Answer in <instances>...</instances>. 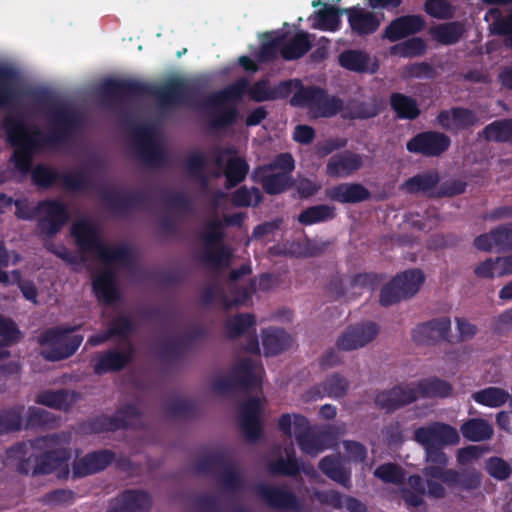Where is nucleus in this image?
Wrapping results in <instances>:
<instances>
[{
	"label": "nucleus",
	"mask_w": 512,
	"mask_h": 512,
	"mask_svg": "<svg viewBox=\"0 0 512 512\" xmlns=\"http://www.w3.org/2000/svg\"><path fill=\"white\" fill-rule=\"evenodd\" d=\"M153 131L149 126L136 132L135 151L140 160L149 167H159L166 162V153L160 144L153 140Z\"/></svg>",
	"instance_id": "obj_18"
},
{
	"label": "nucleus",
	"mask_w": 512,
	"mask_h": 512,
	"mask_svg": "<svg viewBox=\"0 0 512 512\" xmlns=\"http://www.w3.org/2000/svg\"><path fill=\"white\" fill-rule=\"evenodd\" d=\"M426 42L420 37H413L391 48V53L403 58L421 56L426 52Z\"/></svg>",
	"instance_id": "obj_54"
},
{
	"label": "nucleus",
	"mask_w": 512,
	"mask_h": 512,
	"mask_svg": "<svg viewBox=\"0 0 512 512\" xmlns=\"http://www.w3.org/2000/svg\"><path fill=\"white\" fill-rule=\"evenodd\" d=\"M15 216L20 220L31 221L37 216V231L40 236L50 239L56 236L68 223L70 213L68 206L60 199H44L31 207L24 199L14 201Z\"/></svg>",
	"instance_id": "obj_4"
},
{
	"label": "nucleus",
	"mask_w": 512,
	"mask_h": 512,
	"mask_svg": "<svg viewBox=\"0 0 512 512\" xmlns=\"http://www.w3.org/2000/svg\"><path fill=\"white\" fill-rule=\"evenodd\" d=\"M262 344L266 356H276L289 349L293 338L281 328H268L262 332Z\"/></svg>",
	"instance_id": "obj_35"
},
{
	"label": "nucleus",
	"mask_w": 512,
	"mask_h": 512,
	"mask_svg": "<svg viewBox=\"0 0 512 512\" xmlns=\"http://www.w3.org/2000/svg\"><path fill=\"white\" fill-rule=\"evenodd\" d=\"M47 115V133L37 126L29 127L20 113H8L3 118L2 127L7 141L15 147L10 162L22 176L32 171L35 152L69 143L82 123L81 115L74 108L59 102L51 103Z\"/></svg>",
	"instance_id": "obj_1"
},
{
	"label": "nucleus",
	"mask_w": 512,
	"mask_h": 512,
	"mask_svg": "<svg viewBox=\"0 0 512 512\" xmlns=\"http://www.w3.org/2000/svg\"><path fill=\"white\" fill-rule=\"evenodd\" d=\"M418 399L414 383L398 384L391 389L380 391L375 396V405L392 413Z\"/></svg>",
	"instance_id": "obj_17"
},
{
	"label": "nucleus",
	"mask_w": 512,
	"mask_h": 512,
	"mask_svg": "<svg viewBox=\"0 0 512 512\" xmlns=\"http://www.w3.org/2000/svg\"><path fill=\"white\" fill-rule=\"evenodd\" d=\"M479 137L496 143H512V118L489 123L479 132Z\"/></svg>",
	"instance_id": "obj_42"
},
{
	"label": "nucleus",
	"mask_w": 512,
	"mask_h": 512,
	"mask_svg": "<svg viewBox=\"0 0 512 512\" xmlns=\"http://www.w3.org/2000/svg\"><path fill=\"white\" fill-rule=\"evenodd\" d=\"M115 459V453L108 449L86 454L73 462V477L81 478L108 467Z\"/></svg>",
	"instance_id": "obj_24"
},
{
	"label": "nucleus",
	"mask_w": 512,
	"mask_h": 512,
	"mask_svg": "<svg viewBox=\"0 0 512 512\" xmlns=\"http://www.w3.org/2000/svg\"><path fill=\"white\" fill-rule=\"evenodd\" d=\"M201 85L188 82L181 77L169 79L160 87L132 79H108L101 86L102 95L111 102H121L125 98L153 96L162 110L187 104L197 94Z\"/></svg>",
	"instance_id": "obj_3"
},
{
	"label": "nucleus",
	"mask_w": 512,
	"mask_h": 512,
	"mask_svg": "<svg viewBox=\"0 0 512 512\" xmlns=\"http://www.w3.org/2000/svg\"><path fill=\"white\" fill-rule=\"evenodd\" d=\"M389 105L399 120L413 121L421 115V109L417 100L401 92L390 94Z\"/></svg>",
	"instance_id": "obj_34"
},
{
	"label": "nucleus",
	"mask_w": 512,
	"mask_h": 512,
	"mask_svg": "<svg viewBox=\"0 0 512 512\" xmlns=\"http://www.w3.org/2000/svg\"><path fill=\"white\" fill-rule=\"evenodd\" d=\"M311 48V35L305 31H298L288 41L282 42L280 55L286 61L298 60L306 55Z\"/></svg>",
	"instance_id": "obj_36"
},
{
	"label": "nucleus",
	"mask_w": 512,
	"mask_h": 512,
	"mask_svg": "<svg viewBox=\"0 0 512 512\" xmlns=\"http://www.w3.org/2000/svg\"><path fill=\"white\" fill-rule=\"evenodd\" d=\"M165 411L174 418H192L196 412V403L190 399L177 398L166 405Z\"/></svg>",
	"instance_id": "obj_63"
},
{
	"label": "nucleus",
	"mask_w": 512,
	"mask_h": 512,
	"mask_svg": "<svg viewBox=\"0 0 512 512\" xmlns=\"http://www.w3.org/2000/svg\"><path fill=\"white\" fill-rule=\"evenodd\" d=\"M363 165L360 154L349 150L332 155L326 164V175L331 178L347 177L358 171Z\"/></svg>",
	"instance_id": "obj_25"
},
{
	"label": "nucleus",
	"mask_w": 512,
	"mask_h": 512,
	"mask_svg": "<svg viewBox=\"0 0 512 512\" xmlns=\"http://www.w3.org/2000/svg\"><path fill=\"white\" fill-rule=\"evenodd\" d=\"M103 202L110 210L117 214H124L131 209L140 207L148 201L144 192H125L118 193L114 191H105L102 194Z\"/></svg>",
	"instance_id": "obj_30"
},
{
	"label": "nucleus",
	"mask_w": 512,
	"mask_h": 512,
	"mask_svg": "<svg viewBox=\"0 0 512 512\" xmlns=\"http://www.w3.org/2000/svg\"><path fill=\"white\" fill-rule=\"evenodd\" d=\"M249 173V164L238 156L231 157L226 162L224 175L226 178L225 187L231 189L242 183Z\"/></svg>",
	"instance_id": "obj_48"
},
{
	"label": "nucleus",
	"mask_w": 512,
	"mask_h": 512,
	"mask_svg": "<svg viewBox=\"0 0 512 512\" xmlns=\"http://www.w3.org/2000/svg\"><path fill=\"white\" fill-rule=\"evenodd\" d=\"M35 402L37 404L62 411H67L72 404L69 399V393L65 389L44 390L37 394Z\"/></svg>",
	"instance_id": "obj_51"
},
{
	"label": "nucleus",
	"mask_w": 512,
	"mask_h": 512,
	"mask_svg": "<svg viewBox=\"0 0 512 512\" xmlns=\"http://www.w3.org/2000/svg\"><path fill=\"white\" fill-rule=\"evenodd\" d=\"M327 198L343 204H355L370 199V191L361 183H340L326 189Z\"/></svg>",
	"instance_id": "obj_29"
},
{
	"label": "nucleus",
	"mask_w": 512,
	"mask_h": 512,
	"mask_svg": "<svg viewBox=\"0 0 512 512\" xmlns=\"http://www.w3.org/2000/svg\"><path fill=\"white\" fill-rule=\"evenodd\" d=\"M255 367L256 363L251 358H244L233 365L231 374L239 389L252 390L260 386Z\"/></svg>",
	"instance_id": "obj_37"
},
{
	"label": "nucleus",
	"mask_w": 512,
	"mask_h": 512,
	"mask_svg": "<svg viewBox=\"0 0 512 512\" xmlns=\"http://www.w3.org/2000/svg\"><path fill=\"white\" fill-rule=\"evenodd\" d=\"M423 9L427 15L439 20H451L456 14V7L448 0H425Z\"/></svg>",
	"instance_id": "obj_55"
},
{
	"label": "nucleus",
	"mask_w": 512,
	"mask_h": 512,
	"mask_svg": "<svg viewBox=\"0 0 512 512\" xmlns=\"http://www.w3.org/2000/svg\"><path fill=\"white\" fill-rule=\"evenodd\" d=\"M343 9L336 8L332 5L323 4V8L315 11L310 17L312 20V28L321 31L335 32L340 29L341 15L344 14Z\"/></svg>",
	"instance_id": "obj_39"
},
{
	"label": "nucleus",
	"mask_w": 512,
	"mask_h": 512,
	"mask_svg": "<svg viewBox=\"0 0 512 512\" xmlns=\"http://www.w3.org/2000/svg\"><path fill=\"white\" fill-rule=\"evenodd\" d=\"M325 396L340 399L344 397L349 388V382L338 373L328 376L320 385Z\"/></svg>",
	"instance_id": "obj_58"
},
{
	"label": "nucleus",
	"mask_w": 512,
	"mask_h": 512,
	"mask_svg": "<svg viewBox=\"0 0 512 512\" xmlns=\"http://www.w3.org/2000/svg\"><path fill=\"white\" fill-rule=\"evenodd\" d=\"M414 440L423 448L458 444L460 437L451 425L433 422L414 431Z\"/></svg>",
	"instance_id": "obj_16"
},
{
	"label": "nucleus",
	"mask_w": 512,
	"mask_h": 512,
	"mask_svg": "<svg viewBox=\"0 0 512 512\" xmlns=\"http://www.w3.org/2000/svg\"><path fill=\"white\" fill-rule=\"evenodd\" d=\"M440 182L439 173L435 170L418 173L408 178L402 185L405 192L409 194H435L433 189L437 187Z\"/></svg>",
	"instance_id": "obj_38"
},
{
	"label": "nucleus",
	"mask_w": 512,
	"mask_h": 512,
	"mask_svg": "<svg viewBox=\"0 0 512 512\" xmlns=\"http://www.w3.org/2000/svg\"><path fill=\"white\" fill-rule=\"evenodd\" d=\"M257 497L268 507L280 511L301 510V502L296 494L285 487L258 483L254 486Z\"/></svg>",
	"instance_id": "obj_15"
},
{
	"label": "nucleus",
	"mask_w": 512,
	"mask_h": 512,
	"mask_svg": "<svg viewBox=\"0 0 512 512\" xmlns=\"http://www.w3.org/2000/svg\"><path fill=\"white\" fill-rule=\"evenodd\" d=\"M414 387L418 398H445L450 396L453 391V387L449 382L438 377L421 379L414 383Z\"/></svg>",
	"instance_id": "obj_40"
},
{
	"label": "nucleus",
	"mask_w": 512,
	"mask_h": 512,
	"mask_svg": "<svg viewBox=\"0 0 512 512\" xmlns=\"http://www.w3.org/2000/svg\"><path fill=\"white\" fill-rule=\"evenodd\" d=\"M219 481L225 491L239 492L244 488V479L241 473L229 463L221 471Z\"/></svg>",
	"instance_id": "obj_62"
},
{
	"label": "nucleus",
	"mask_w": 512,
	"mask_h": 512,
	"mask_svg": "<svg viewBox=\"0 0 512 512\" xmlns=\"http://www.w3.org/2000/svg\"><path fill=\"white\" fill-rule=\"evenodd\" d=\"M460 431L465 439L473 442L489 440L494 432L491 424L482 418L468 419L461 425Z\"/></svg>",
	"instance_id": "obj_45"
},
{
	"label": "nucleus",
	"mask_w": 512,
	"mask_h": 512,
	"mask_svg": "<svg viewBox=\"0 0 512 512\" xmlns=\"http://www.w3.org/2000/svg\"><path fill=\"white\" fill-rule=\"evenodd\" d=\"M247 92L255 102L285 99L292 93V80L281 81L271 87L268 80L260 79L249 87V81L243 77L209 94L199 107L208 111L211 131L224 130L236 123L239 111L231 103L239 101Z\"/></svg>",
	"instance_id": "obj_2"
},
{
	"label": "nucleus",
	"mask_w": 512,
	"mask_h": 512,
	"mask_svg": "<svg viewBox=\"0 0 512 512\" xmlns=\"http://www.w3.org/2000/svg\"><path fill=\"white\" fill-rule=\"evenodd\" d=\"M439 127L452 135L469 132L480 124L477 113L467 107L453 106L449 109H442L436 116Z\"/></svg>",
	"instance_id": "obj_13"
},
{
	"label": "nucleus",
	"mask_w": 512,
	"mask_h": 512,
	"mask_svg": "<svg viewBox=\"0 0 512 512\" xmlns=\"http://www.w3.org/2000/svg\"><path fill=\"white\" fill-rule=\"evenodd\" d=\"M23 406L0 410V435L19 431L22 427Z\"/></svg>",
	"instance_id": "obj_52"
},
{
	"label": "nucleus",
	"mask_w": 512,
	"mask_h": 512,
	"mask_svg": "<svg viewBox=\"0 0 512 512\" xmlns=\"http://www.w3.org/2000/svg\"><path fill=\"white\" fill-rule=\"evenodd\" d=\"M82 324L59 325L44 330L38 338L41 346H47L41 352L44 359L52 362L61 361L73 356L83 342V335L76 334Z\"/></svg>",
	"instance_id": "obj_6"
},
{
	"label": "nucleus",
	"mask_w": 512,
	"mask_h": 512,
	"mask_svg": "<svg viewBox=\"0 0 512 512\" xmlns=\"http://www.w3.org/2000/svg\"><path fill=\"white\" fill-rule=\"evenodd\" d=\"M134 353L131 342L124 350L110 348L97 352L92 359L93 372L97 376L121 372L133 361Z\"/></svg>",
	"instance_id": "obj_14"
},
{
	"label": "nucleus",
	"mask_w": 512,
	"mask_h": 512,
	"mask_svg": "<svg viewBox=\"0 0 512 512\" xmlns=\"http://www.w3.org/2000/svg\"><path fill=\"white\" fill-rule=\"evenodd\" d=\"M473 400L483 406L497 408L512 401L510 394L503 388L490 386L472 394Z\"/></svg>",
	"instance_id": "obj_49"
},
{
	"label": "nucleus",
	"mask_w": 512,
	"mask_h": 512,
	"mask_svg": "<svg viewBox=\"0 0 512 512\" xmlns=\"http://www.w3.org/2000/svg\"><path fill=\"white\" fill-rule=\"evenodd\" d=\"M378 332L379 328L374 322L351 325L339 336L336 345L343 351L356 350L370 343Z\"/></svg>",
	"instance_id": "obj_21"
},
{
	"label": "nucleus",
	"mask_w": 512,
	"mask_h": 512,
	"mask_svg": "<svg viewBox=\"0 0 512 512\" xmlns=\"http://www.w3.org/2000/svg\"><path fill=\"white\" fill-rule=\"evenodd\" d=\"M16 72L4 65H0V109L10 108L18 98L17 91L13 85Z\"/></svg>",
	"instance_id": "obj_46"
},
{
	"label": "nucleus",
	"mask_w": 512,
	"mask_h": 512,
	"mask_svg": "<svg viewBox=\"0 0 512 512\" xmlns=\"http://www.w3.org/2000/svg\"><path fill=\"white\" fill-rule=\"evenodd\" d=\"M70 458L71 452L67 448L45 451L35 458L33 475H47L60 468H64L65 474H68V461Z\"/></svg>",
	"instance_id": "obj_27"
},
{
	"label": "nucleus",
	"mask_w": 512,
	"mask_h": 512,
	"mask_svg": "<svg viewBox=\"0 0 512 512\" xmlns=\"http://www.w3.org/2000/svg\"><path fill=\"white\" fill-rule=\"evenodd\" d=\"M336 209L334 206L319 204L307 207L297 217L300 224L310 226L317 223L326 222L334 219Z\"/></svg>",
	"instance_id": "obj_47"
},
{
	"label": "nucleus",
	"mask_w": 512,
	"mask_h": 512,
	"mask_svg": "<svg viewBox=\"0 0 512 512\" xmlns=\"http://www.w3.org/2000/svg\"><path fill=\"white\" fill-rule=\"evenodd\" d=\"M343 11L348 14L351 30L359 36L372 34L380 26V20L372 12L364 11L359 7L343 8Z\"/></svg>",
	"instance_id": "obj_31"
},
{
	"label": "nucleus",
	"mask_w": 512,
	"mask_h": 512,
	"mask_svg": "<svg viewBox=\"0 0 512 512\" xmlns=\"http://www.w3.org/2000/svg\"><path fill=\"white\" fill-rule=\"evenodd\" d=\"M424 281L425 275L420 269H408L397 274L382 287L379 297L380 304L388 307L413 297Z\"/></svg>",
	"instance_id": "obj_10"
},
{
	"label": "nucleus",
	"mask_w": 512,
	"mask_h": 512,
	"mask_svg": "<svg viewBox=\"0 0 512 512\" xmlns=\"http://www.w3.org/2000/svg\"><path fill=\"white\" fill-rule=\"evenodd\" d=\"M444 446H435L424 448L425 450V459L429 465L425 466L423 469V475H429L431 477H435L433 473H443L448 471L446 468L448 465V457L446 453L443 451ZM441 481L443 482V477L439 476Z\"/></svg>",
	"instance_id": "obj_50"
},
{
	"label": "nucleus",
	"mask_w": 512,
	"mask_h": 512,
	"mask_svg": "<svg viewBox=\"0 0 512 512\" xmlns=\"http://www.w3.org/2000/svg\"><path fill=\"white\" fill-rule=\"evenodd\" d=\"M107 329L112 338L128 339L136 331V324L130 316L121 314L109 322Z\"/></svg>",
	"instance_id": "obj_60"
},
{
	"label": "nucleus",
	"mask_w": 512,
	"mask_h": 512,
	"mask_svg": "<svg viewBox=\"0 0 512 512\" xmlns=\"http://www.w3.org/2000/svg\"><path fill=\"white\" fill-rule=\"evenodd\" d=\"M424 27L425 20L421 15H404L390 22L385 28L384 37L391 42H396L422 31Z\"/></svg>",
	"instance_id": "obj_28"
},
{
	"label": "nucleus",
	"mask_w": 512,
	"mask_h": 512,
	"mask_svg": "<svg viewBox=\"0 0 512 512\" xmlns=\"http://www.w3.org/2000/svg\"><path fill=\"white\" fill-rule=\"evenodd\" d=\"M296 442L299 449L310 456H316L324 450L321 435L314 434L311 431L298 435Z\"/></svg>",
	"instance_id": "obj_64"
},
{
	"label": "nucleus",
	"mask_w": 512,
	"mask_h": 512,
	"mask_svg": "<svg viewBox=\"0 0 512 512\" xmlns=\"http://www.w3.org/2000/svg\"><path fill=\"white\" fill-rule=\"evenodd\" d=\"M495 14L490 31L494 35L505 37V45L512 49V10L506 15L495 10Z\"/></svg>",
	"instance_id": "obj_59"
},
{
	"label": "nucleus",
	"mask_w": 512,
	"mask_h": 512,
	"mask_svg": "<svg viewBox=\"0 0 512 512\" xmlns=\"http://www.w3.org/2000/svg\"><path fill=\"white\" fill-rule=\"evenodd\" d=\"M338 63L342 68L359 74H375L379 69L377 59L359 49L344 50L338 56Z\"/></svg>",
	"instance_id": "obj_26"
},
{
	"label": "nucleus",
	"mask_w": 512,
	"mask_h": 512,
	"mask_svg": "<svg viewBox=\"0 0 512 512\" xmlns=\"http://www.w3.org/2000/svg\"><path fill=\"white\" fill-rule=\"evenodd\" d=\"M205 227L206 230L202 234L204 251L201 260L215 269L227 267L232 258V252L223 244L225 238L223 222L219 219L210 220Z\"/></svg>",
	"instance_id": "obj_11"
},
{
	"label": "nucleus",
	"mask_w": 512,
	"mask_h": 512,
	"mask_svg": "<svg viewBox=\"0 0 512 512\" xmlns=\"http://www.w3.org/2000/svg\"><path fill=\"white\" fill-rule=\"evenodd\" d=\"M291 106L305 107L321 117H333L343 108V101L337 96H329L319 86H300L290 99Z\"/></svg>",
	"instance_id": "obj_9"
},
{
	"label": "nucleus",
	"mask_w": 512,
	"mask_h": 512,
	"mask_svg": "<svg viewBox=\"0 0 512 512\" xmlns=\"http://www.w3.org/2000/svg\"><path fill=\"white\" fill-rule=\"evenodd\" d=\"M151 503L146 491L127 489L110 501L106 512H148Z\"/></svg>",
	"instance_id": "obj_23"
},
{
	"label": "nucleus",
	"mask_w": 512,
	"mask_h": 512,
	"mask_svg": "<svg viewBox=\"0 0 512 512\" xmlns=\"http://www.w3.org/2000/svg\"><path fill=\"white\" fill-rule=\"evenodd\" d=\"M319 469L331 480L349 489L351 487V475L334 456H325L319 462Z\"/></svg>",
	"instance_id": "obj_43"
},
{
	"label": "nucleus",
	"mask_w": 512,
	"mask_h": 512,
	"mask_svg": "<svg viewBox=\"0 0 512 512\" xmlns=\"http://www.w3.org/2000/svg\"><path fill=\"white\" fill-rule=\"evenodd\" d=\"M229 290L231 297L227 295L223 287L219 285H209L203 289L201 301L205 306H210L216 300H219L223 309L226 311L239 307L247 302L249 293L245 287L230 285Z\"/></svg>",
	"instance_id": "obj_20"
},
{
	"label": "nucleus",
	"mask_w": 512,
	"mask_h": 512,
	"mask_svg": "<svg viewBox=\"0 0 512 512\" xmlns=\"http://www.w3.org/2000/svg\"><path fill=\"white\" fill-rule=\"evenodd\" d=\"M262 200L263 196L257 187L241 186L231 195V202L235 207H256Z\"/></svg>",
	"instance_id": "obj_57"
},
{
	"label": "nucleus",
	"mask_w": 512,
	"mask_h": 512,
	"mask_svg": "<svg viewBox=\"0 0 512 512\" xmlns=\"http://www.w3.org/2000/svg\"><path fill=\"white\" fill-rule=\"evenodd\" d=\"M433 475L442 476L443 483H445L448 487H461L467 491L477 489L480 487L482 481L481 473L474 468L465 469L461 472L455 469H449L443 473H433Z\"/></svg>",
	"instance_id": "obj_32"
},
{
	"label": "nucleus",
	"mask_w": 512,
	"mask_h": 512,
	"mask_svg": "<svg viewBox=\"0 0 512 512\" xmlns=\"http://www.w3.org/2000/svg\"><path fill=\"white\" fill-rule=\"evenodd\" d=\"M294 169L293 156L287 152L280 153L271 162L255 168L253 179L261 184L268 195H279L292 187L291 173Z\"/></svg>",
	"instance_id": "obj_7"
},
{
	"label": "nucleus",
	"mask_w": 512,
	"mask_h": 512,
	"mask_svg": "<svg viewBox=\"0 0 512 512\" xmlns=\"http://www.w3.org/2000/svg\"><path fill=\"white\" fill-rule=\"evenodd\" d=\"M272 475L295 477L302 471V464L298 460L294 449L286 450V457H279L268 465Z\"/></svg>",
	"instance_id": "obj_44"
},
{
	"label": "nucleus",
	"mask_w": 512,
	"mask_h": 512,
	"mask_svg": "<svg viewBox=\"0 0 512 512\" xmlns=\"http://www.w3.org/2000/svg\"><path fill=\"white\" fill-rule=\"evenodd\" d=\"M30 175L33 184L43 189L52 187L59 180L64 188L71 191H85L92 187V180L84 168L60 174L50 166L37 164Z\"/></svg>",
	"instance_id": "obj_8"
},
{
	"label": "nucleus",
	"mask_w": 512,
	"mask_h": 512,
	"mask_svg": "<svg viewBox=\"0 0 512 512\" xmlns=\"http://www.w3.org/2000/svg\"><path fill=\"white\" fill-rule=\"evenodd\" d=\"M229 464L226 454L222 451L210 453L195 463V470L200 474H209L215 470H223Z\"/></svg>",
	"instance_id": "obj_56"
},
{
	"label": "nucleus",
	"mask_w": 512,
	"mask_h": 512,
	"mask_svg": "<svg viewBox=\"0 0 512 512\" xmlns=\"http://www.w3.org/2000/svg\"><path fill=\"white\" fill-rule=\"evenodd\" d=\"M92 289L98 300L112 304L119 299L114 272L110 269L101 271L93 278Z\"/></svg>",
	"instance_id": "obj_33"
},
{
	"label": "nucleus",
	"mask_w": 512,
	"mask_h": 512,
	"mask_svg": "<svg viewBox=\"0 0 512 512\" xmlns=\"http://www.w3.org/2000/svg\"><path fill=\"white\" fill-rule=\"evenodd\" d=\"M450 331L451 320L443 316L418 324L412 331V339L420 345H433L441 341H449Z\"/></svg>",
	"instance_id": "obj_19"
},
{
	"label": "nucleus",
	"mask_w": 512,
	"mask_h": 512,
	"mask_svg": "<svg viewBox=\"0 0 512 512\" xmlns=\"http://www.w3.org/2000/svg\"><path fill=\"white\" fill-rule=\"evenodd\" d=\"M463 33V25L458 21L440 23L429 29V34L433 40L446 46L458 43Z\"/></svg>",
	"instance_id": "obj_41"
},
{
	"label": "nucleus",
	"mask_w": 512,
	"mask_h": 512,
	"mask_svg": "<svg viewBox=\"0 0 512 512\" xmlns=\"http://www.w3.org/2000/svg\"><path fill=\"white\" fill-rule=\"evenodd\" d=\"M255 324L256 319L253 314L240 313L225 322V330L227 336L234 339L241 336L248 329L253 328Z\"/></svg>",
	"instance_id": "obj_53"
},
{
	"label": "nucleus",
	"mask_w": 512,
	"mask_h": 512,
	"mask_svg": "<svg viewBox=\"0 0 512 512\" xmlns=\"http://www.w3.org/2000/svg\"><path fill=\"white\" fill-rule=\"evenodd\" d=\"M71 234L82 252L96 253L105 264L120 262L126 266L132 264L133 253L127 245L109 246L101 241L96 226L88 220H80L72 224Z\"/></svg>",
	"instance_id": "obj_5"
},
{
	"label": "nucleus",
	"mask_w": 512,
	"mask_h": 512,
	"mask_svg": "<svg viewBox=\"0 0 512 512\" xmlns=\"http://www.w3.org/2000/svg\"><path fill=\"white\" fill-rule=\"evenodd\" d=\"M451 138L445 132L437 130L422 131L406 143L408 152L424 157H440L451 146Z\"/></svg>",
	"instance_id": "obj_12"
},
{
	"label": "nucleus",
	"mask_w": 512,
	"mask_h": 512,
	"mask_svg": "<svg viewBox=\"0 0 512 512\" xmlns=\"http://www.w3.org/2000/svg\"><path fill=\"white\" fill-rule=\"evenodd\" d=\"M374 476L384 483L394 485H401L405 480L404 469L395 463H384L379 465L374 471Z\"/></svg>",
	"instance_id": "obj_61"
},
{
	"label": "nucleus",
	"mask_w": 512,
	"mask_h": 512,
	"mask_svg": "<svg viewBox=\"0 0 512 512\" xmlns=\"http://www.w3.org/2000/svg\"><path fill=\"white\" fill-rule=\"evenodd\" d=\"M262 405L257 397H250L240 407V427L244 437L250 442L260 439L263 429L261 425Z\"/></svg>",
	"instance_id": "obj_22"
}]
</instances>
